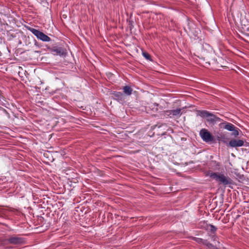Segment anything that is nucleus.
Returning <instances> with one entry per match:
<instances>
[{"mask_svg": "<svg viewBox=\"0 0 249 249\" xmlns=\"http://www.w3.org/2000/svg\"><path fill=\"white\" fill-rule=\"evenodd\" d=\"M199 135L202 139L206 142L214 141V137L205 128H203L200 131Z\"/></svg>", "mask_w": 249, "mask_h": 249, "instance_id": "4", "label": "nucleus"}, {"mask_svg": "<svg viewBox=\"0 0 249 249\" xmlns=\"http://www.w3.org/2000/svg\"><path fill=\"white\" fill-rule=\"evenodd\" d=\"M3 111H4L6 113L8 114V112L6 111V110L5 109H3Z\"/></svg>", "mask_w": 249, "mask_h": 249, "instance_id": "20", "label": "nucleus"}, {"mask_svg": "<svg viewBox=\"0 0 249 249\" xmlns=\"http://www.w3.org/2000/svg\"><path fill=\"white\" fill-rule=\"evenodd\" d=\"M244 142L243 140L232 139L229 142V144L231 147H241L244 145Z\"/></svg>", "mask_w": 249, "mask_h": 249, "instance_id": "10", "label": "nucleus"}, {"mask_svg": "<svg viewBox=\"0 0 249 249\" xmlns=\"http://www.w3.org/2000/svg\"><path fill=\"white\" fill-rule=\"evenodd\" d=\"M197 115L202 117L206 118L207 121L213 124H215L216 122H220L222 120L215 115L207 110H198L197 111Z\"/></svg>", "mask_w": 249, "mask_h": 249, "instance_id": "2", "label": "nucleus"}, {"mask_svg": "<svg viewBox=\"0 0 249 249\" xmlns=\"http://www.w3.org/2000/svg\"><path fill=\"white\" fill-rule=\"evenodd\" d=\"M219 126L220 128H224L230 131L233 130V129L235 128V126L233 124L225 121L220 123L219 124Z\"/></svg>", "mask_w": 249, "mask_h": 249, "instance_id": "11", "label": "nucleus"}, {"mask_svg": "<svg viewBox=\"0 0 249 249\" xmlns=\"http://www.w3.org/2000/svg\"><path fill=\"white\" fill-rule=\"evenodd\" d=\"M122 89L123 90L124 96H130L133 91L132 88L129 86H125L123 87Z\"/></svg>", "mask_w": 249, "mask_h": 249, "instance_id": "12", "label": "nucleus"}, {"mask_svg": "<svg viewBox=\"0 0 249 249\" xmlns=\"http://www.w3.org/2000/svg\"><path fill=\"white\" fill-rule=\"evenodd\" d=\"M248 31H249V28L248 29Z\"/></svg>", "mask_w": 249, "mask_h": 249, "instance_id": "22", "label": "nucleus"}, {"mask_svg": "<svg viewBox=\"0 0 249 249\" xmlns=\"http://www.w3.org/2000/svg\"><path fill=\"white\" fill-rule=\"evenodd\" d=\"M4 98V96L3 95L2 92L1 90H0V102L3 100Z\"/></svg>", "mask_w": 249, "mask_h": 249, "instance_id": "17", "label": "nucleus"}, {"mask_svg": "<svg viewBox=\"0 0 249 249\" xmlns=\"http://www.w3.org/2000/svg\"><path fill=\"white\" fill-rule=\"evenodd\" d=\"M111 95L113 100H116L119 102H122L124 100V94L121 92L114 91L111 93Z\"/></svg>", "mask_w": 249, "mask_h": 249, "instance_id": "9", "label": "nucleus"}, {"mask_svg": "<svg viewBox=\"0 0 249 249\" xmlns=\"http://www.w3.org/2000/svg\"><path fill=\"white\" fill-rule=\"evenodd\" d=\"M212 162L214 164L215 169H219V167L221 166V164L220 162H217L215 160L212 161Z\"/></svg>", "mask_w": 249, "mask_h": 249, "instance_id": "16", "label": "nucleus"}, {"mask_svg": "<svg viewBox=\"0 0 249 249\" xmlns=\"http://www.w3.org/2000/svg\"><path fill=\"white\" fill-rule=\"evenodd\" d=\"M239 216H240V215H238L237 216V217H236V218H238Z\"/></svg>", "mask_w": 249, "mask_h": 249, "instance_id": "21", "label": "nucleus"}, {"mask_svg": "<svg viewBox=\"0 0 249 249\" xmlns=\"http://www.w3.org/2000/svg\"><path fill=\"white\" fill-rule=\"evenodd\" d=\"M6 243L12 245H21L24 243L23 238L16 235L10 236L5 240Z\"/></svg>", "mask_w": 249, "mask_h": 249, "instance_id": "5", "label": "nucleus"}, {"mask_svg": "<svg viewBox=\"0 0 249 249\" xmlns=\"http://www.w3.org/2000/svg\"><path fill=\"white\" fill-rule=\"evenodd\" d=\"M28 29L39 40L45 42H48L51 40V38L49 36L39 30L32 27H29Z\"/></svg>", "mask_w": 249, "mask_h": 249, "instance_id": "3", "label": "nucleus"}, {"mask_svg": "<svg viewBox=\"0 0 249 249\" xmlns=\"http://www.w3.org/2000/svg\"><path fill=\"white\" fill-rule=\"evenodd\" d=\"M217 238V237L215 235H213L212 236V239H213V241H216Z\"/></svg>", "mask_w": 249, "mask_h": 249, "instance_id": "18", "label": "nucleus"}, {"mask_svg": "<svg viewBox=\"0 0 249 249\" xmlns=\"http://www.w3.org/2000/svg\"><path fill=\"white\" fill-rule=\"evenodd\" d=\"M194 240L198 244H201L206 246L208 249H218L215 246L210 243L207 240L200 238L194 237Z\"/></svg>", "mask_w": 249, "mask_h": 249, "instance_id": "7", "label": "nucleus"}, {"mask_svg": "<svg viewBox=\"0 0 249 249\" xmlns=\"http://www.w3.org/2000/svg\"><path fill=\"white\" fill-rule=\"evenodd\" d=\"M142 55L147 60H152L150 55L146 52H142Z\"/></svg>", "mask_w": 249, "mask_h": 249, "instance_id": "15", "label": "nucleus"}, {"mask_svg": "<svg viewBox=\"0 0 249 249\" xmlns=\"http://www.w3.org/2000/svg\"><path fill=\"white\" fill-rule=\"evenodd\" d=\"M221 139H222V137H221V135H220V136H218L217 137V140H220Z\"/></svg>", "mask_w": 249, "mask_h": 249, "instance_id": "19", "label": "nucleus"}, {"mask_svg": "<svg viewBox=\"0 0 249 249\" xmlns=\"http://www.w3.org/2000/svg\"><path fill=\"white\" fill-rule=\"evenodd\" d=\"M207 230L213 233L217 230V228L213 225H209L207 226Z\"/></svg>", "mask_w": 249, "mask_h": 249, "instance_id": "13", "label": "nucleus"}, {"mask_svg": "<svg viewBox=\"0 0 249 249\" xmlns=\"http://www.w3.org/2000/svg\"><path fill=\"white\" fill-rule=\"evenodd\" d=\"M239 129L235 127L234 129H233V130H232L231 131L232 134L231 135L235 137H237L239 135Z\"/></svg>", "mask_w": 249, "mask_h": 249, "instance_id": "14", "label": "nucleus"}, {"mask_svg": "<svg viewBox=\"0 0 249 249\" xmlns=\"http://www.w3.org/2000/svg\"><path fill=\"white\" fill-rule=\"evenodd\" d=\"M208 175L212 179L215 180L219 185L227 186L232 184V179L229 176H225L224 174L209 171L208 172Z\"/></svg>", "mask_w": 249, "mask_h": 249, "instance_id": "1", "label": "nucleus"}, {"mask_svg": "<svg viewBox=\"0 0 249 249\" xmlns=\"http://www.w3.org/2000/svg\"><path fill=\"white\" fill-rule=\"evenodd\" d=\"M181 109L177 108L176 109L167 110L165 111V116H168L170 118L175 116H180L181 115Z\"/></svg>", "mask_w": 249, "mask_h": 249, "instance_id": "8", "label": "nucleus"}, {"mask_svg": "<svg viewBox=\"0 0 249 249\" xmlns=\"http://www.w3.org/2000/svg\"><path fill=\"white\" fill-rule=\"evenodd\" d=\"M47 48L54 55L64 56L66 54V50L61 47H51L47 46Z\"/></svg>", "mask_w": 249, "mask_h": 249, "instance_id": "6", "label": "nucleus"}, {"mask_svg": "<svg viewBox=\"0 0 249 249\" xmlns=\"http://www.w3.org/2000/svg\"><path fill=\"white\" fill-rule=\"evenodd\" d=\"M248 36H249V34H248Z\"/></svg>", "mask_w": 249, "mask_h": 249, "instance_id": "23", "label": "nucleus"}]
</instances>
